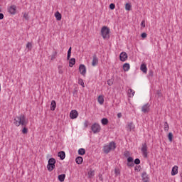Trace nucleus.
I'll use <instances>...</instances> for the list:
<instances>
[{
  "label": "nucleus",
  "instance_id": "17",
  "mask_svg": "<svg viewBox=\"0 0 182 182\" xmlns=\"http://www.w3.org/2000/svg\"><path fill=\"white\" fill-rule=\"evenodd\" d=\"M127 93H128L129 97H133V96H134V94L136 93V92H134V90H133L132 88H130L128 90Z\"/></svg>",
  "mask_w": 182,
  "mask_h": 182
},
{
  "label": "nucleus",
  "instance_id": "25",
  "mask_svg": "<svg viewBox=\"0 0 182 182\" xmlns=\"http://www.w3.org/2000/svg\"><path fill=\"white\" fill-rule=\"evenodd\" d=\"M65 178H66V175L65 174H60L58 176V180L60 182L65 181Z\"/></svg>",
  "mask_w": 182,
  "mask_h": 182
},
{
  "label": "nucleus",
  "instance_id": "9",
  "mask_svg": "<svg viewBox=\"0 0 182 182\" xmlns=\"http://www.w3.org/2000/svg\"><path fill=\"white\" fill-rule=\"evenodd\" d=\"M8 11L11 15H15L16 14V6L12 5L8 8Z\"/></svg>",
  "mask_w": 182,
  "mask_h": 182
},
{
  "label": "nucleus",
  "instance_id": "10",
  "mask_svg": "<svg viewBox=\"0 0 182 182\" xmlns=\"http://www.w3.org/2000/svg\"><path fill=\"white\" fill-rule=\"evenodd\" d=\"M135 127H136L134 126V124H133L132 122H128L126 126L127 132H132V130H134Z\"/></svg>",
  "mask_w": 182,
  "mask_h": 182
},
{
  "label": "nucleus",
  "instance_id": "23",
  "mask_svg": "<svg viewBox=\"0 0 182 182\" xmlns=\"http://www.w3.org/2000/svg\"><path fill=\"white\" fill-rule=\"evenodd\" d=\"M76 63V59L75 58H71L69 61V66L70 68H73V65Z\"/></svg>",
  "mask_w": 182,
  "mask_h": 182
},
{
  "label": "nucleus",
  "instance_id": "42",
  "mask_svg": "<svg viewBox=\"0 0 182 182\" xmlns=\"http://www.w3.org/2000/svg\"><path fill=\"white\" fill-rule=\"evenodd\" d=\"M127 166H128V167H133V166H134V162H128Z\"/></svg>",
  "mask_w": 182,
  "mask_h": 182
},
{
  "label": "nucleus",
  "instance_id": "20",
  "mask_svg": "<svg viewBox=\"0 0 182 182\" xmlns=\"http://www.w3.org/2000/svg\"><path fill=\"white\" fill-rule=\"evenodd\" d=\"M123 69L124 72H129V70H130V64L129 63L124 64Z\"/></svg>",
  "mask_w": 182,
  "mask_h": 182
},
{
  "label": "nucleus",
  "instance_id": "47",
  "mask_svg": "<svg viewBox=\"0 0 182 182\" xmlns=\"http://www.w3.org/2000/svg\"><path fill=\"white\" fill-rule=\"evenodd\" d=\"M23 18H25V19L28 20V14L26 13L24 14Z\"/></svg>",
  "mask_w": 182,
  "mask_h": 182
},
{
  "label": "nucleus",
  "instance_id": "12",
  "mask_svg": "<svg viewBox=\"0 0 182 182\" xmlns=\"http://www.w3.org/2000/svg\"><path fill=\"white\" fill-rule=\"evenodd\" d=\"M77 116H79V113L76 110H72L70 113V119H77Z\"/></svg>",
  "mask_w": 182,
  "mask_h": 182
},
{
  "label": "nucleus",
  "instance_id": "35",
  "mask_svg": "<svg viewBox=\"0 0 182 182\" xmlns=\"http://www.w3.org/2000/svg\"><path fill=\"white\" fill-rule=\"evenodd\" d=\"M78 83L82 87H85V82H83V80L79 79L78 80Z\"/></svg>",
  "mask_w": 182,
  "mask_h": 182
},
{
  "label": "nucleus",
  "instance_id": "27",
  "mask_svg": "<svg viewBox=\"0 0 182 182\" xmlns=\"http://www.w3.org/2000/svg\"><path fill=\"white\" fill-rule=\"evenodd\" d=\"M58 69L59 75H62L63 73V65H59Z\"/></svg>",
  "mask_w": 182,
  "mask_h": 182
},
{
  "label": "nucleus",
  "instance_id": "5",
  "mask_svg": "<svg viewBox=\"0 0 182 182\" xmlns=\"http://www.w3.org/2000/svg\"><path fill=\"white\" fill-rule=\"evenodd\" d=\"M102 128L100 127V124L97 123H94L91 127V130L93 132L94 134L99 133Z\"/></svg>",
  "mask_w": 182,
  "mask_h": 182
},
{
  "label": "nucleus",
  "instance_id": "49",
  "mask_svg": "<svg viewBox=\"0 0 182 182\" xmlns=\"http://www.w3.org/2000/svg\"><path fill=\"white\" fill-rule=\"evenodd\" d=\"M117 117H118V119H120V117H122V113L119 112L117 114Z\"/></svg>",
  "mask_w": 182,
  "mask_h": 182
},
{
  "label": "nucleus",
  "instance_id": "11",
  "mask_svg": "<svg viewBox=\"0 0 182 182\" xmlns=\"http://www.w3.org/2000/svg\"><path fill=\"white\" fill-rule=\"evenodd\" d=\"M119 59L121 62H126L127 60V53L126 52H122L119 55Z\"/></svg>",
  "mask_w": 182,
  "mask_h": 182
},
{
  "label": "nucleus",
  "instance_id": "44",
  "mask_svg": "<svg viewBox=\"0 0 182 182\" xmlns=\"http://www.w3.org/2000/svg\"><path fill=\"white\" fill-rule=\"evenodd\" d=\"M134 164H140V159H136L134 160Z\"/></svg>",
  "mask_w": 182,
  "mask_h": 182
},
{
  "label": "nucleus",
  "instance_id": "6",
  "mask_svg": "<svg viewBox=\"0 0 182 182\" xmlns=\"http://www.w3.org/2000/svg\"><path fill=\"white\" fill-rule=\"evenodd\" d=\"M141 154L146 159L147 157V144L146 143L142 144V147L141 149Z\"/></svg>",
  "mask_w": 182,
  "mask_h": 182
},
{
  "label": "nucleus",
  "instance_id": "3",
  "mask_svg": "<svg viewBox=\"0 0 182 182\" xmlns=\"http://www.w3.org/2000/svg\"><path fill=\"white\" fill-rule=\"evenodd\" d=\"M110 29L107 26H103L101 28V35L103 39H108L109 38Z\"/></svg>",
  "mask_w": 182,
  "mask_h": 182
},
{
  "label": "nucleus",
  "instance_id": "33",
  "mask_svg": "<svg viewBox=\"0 0 182 182\" xmlns=\"http://www.w3.org/2000/svg\"><path fill=\"white\" fill-rule=\"evenodd\" d=\"M88 176L90 178L95 176V171H90L88 172Z\"/></svg>",
  "mask_w": 182,
  "mask_h": 182
},
{
  "label": "nucleus",
  "instance_id": "8",
  "mask_svg": "<svg viewBox=\"0 0 182 182\" xmlns=\"http://www.w3.org/2000/svg\"><path fill=\"white\" fill-rule=\"evenodd\" d=\"M141 112L143 113H149L150 112V104L146 103L141 107Z\"/></svg>",
  "mask_w": 182,
  "mask_h": 182
},
{
  "label": "nucleus",
  "instance_id": "32",
  "mask_svg": "<svg viewBox=\"0 0 182 182\" xmlns=\"http://www.w3.org/2000/svg\"><path fill=\"white\" fill-rule=\"evenodd\" d=\"M168 139L169 141H173V133L169 132L168 134Z\"/></svg>",
  "mask_w": 182,
  "mask_h": 182
},
{
  "label": "nucleus",
  "instance_id": "14",
  "mask_svg": "<svg viewBox=\"0 0 182 182\" xmlns=\"http://www.w3.org/2000/svg\"><path fill=\"white\" fill-rule=\"evenodd\" d=\"M176 174H178V166H174L171 170V176H176Z\"/></svg>",
  "mask_w": 182,
  "mask_h": 182
},
{
  "label": "nucleus",
  "instance_id": "36",
  "mask_svg": "<svg viewBox=\"0 0 182 182\" xmlns=\"http://www.w3.org/2000/svg\"><path fill=\"white\" fill-rule=\"evenodd\" d=\"M134 170H135V171L139 172V171H140L141 170V166H135Z\"/></svg>",
  "mask_w": 182,
  "mask_h": 182
},
{
  "label": "nucleus",
  "instance_id": "34",
  "mask_svg": "<svg viewBox=\"0 0 182 182\" xmlns=\"http://www.w3.org/2000/svg\"><path fill=\"white\" fill-rule=\"evenodd\" d=\"M26 48L28 49V50H32V43H28L26 44Z\"/></svg>",
  "mask_w": 182,
  "mask_h": 182
},
{
  "label": "nucleus",
  "instance_id": "41",
  "mask_svg": "<svg viewBox=\"0 0 182 182\" xmlns=\"http://www.w3.org/2000/svg\"><path fill=\"white\" fill-rule=\"evenodd\" d=\"M141 26H142V28H146V21L144 20L141 21Z\"/></svg>",
  "mask_w": 182,
  "mask_h": 182
},
{
  "label": "nucleus",
  "instance_id": "4",
  "mask_svg": "<svg viewBox=\"0 0 182 182\" xmlns=\"http://www.w3.org/2000/svg\"><path fill=\"white\" fill-rule=\"evenodd\" d=\"M55 164H56V160L54 158H50L48 160V164L47 165L48 171H53V169L55 168Z\"/></svg>",
  "mask_w": 182,
  "mask_h": 182
},
{
  "label": "nucleus",
  "instance_id": "21",
  "mask_svg": "<svg viewBox=\"0 0 182 182\" xmlns=\"http://www.w3.org/2000/svg\"><path fill=\"white\" fill-rule=\"evenodd\" d=\"M55 17L57 21H60L62 19V14H60V13H59V11H56L55 13Z\"/></svg>",
  "mask_w": 182,
  "mask_h": 182
},
{
  "label": "nucleus",
  "instance_id": "48",
  "mask_svg": "<svg viewBox=\"0 0 182 182\" xmlns=\"http://www.w3.org/2000/svg\"><path fill=\"white\" fill-rule=\"evenodd\" d=\"M0 19H4V14L0 13Z\"/></svg>",
  "mask_w": 182,
  "mask_h": 182
},
{
  "label": "nucleus",
  "instance_id": "38",
  "mask_svg": "<svg viewBox=\"0 0 182 182\" xmlns=\"http://www.w3.org/2000/svg\"><path fill=\"white\" fill-rule=\"evenodd\" d=\"M22 133L23 134H26L28 133V129L26 127L23 128Z\"/></svg>",
  "mask_w": 182,
  "mask_h": 182
},
{
  "label": "nucleus",
  "instance_id": "51",
  "mask_svg": "<svg viewBox=\"0 0 182 182\" xmlns=\"http://www.w3.org/2000/svg\"><path fill=\"white\" fill-rule=\"evenodd\" d=\"M2 11V10H1V9H0V12H1Z\"/></svg>",
  "mask_w": 182,
  "mask_h": 182
},
{
  "label": "nucleus",
  "instance_id": "24",
  "mask_svg": "<svg viewBox=\"0 0 182 182\" xmlns=\"http://www.w3.org/2000/svg\"><path fill=\"white\" fill-rule=\"evenodd\" d=\"M140 69L144 73H147V67L146 66V65H141Z\"/></svg>",
  "mask_w": 182,
  "mask_h": 182
},
{
  "label": "nucleus",
  "instance_id": "37",
  "mask_svg": "<svg viewBox=\"0 0 182 182\" xmlns=\"http://www.w3.org/2000/svg\"><path fill=\"white\" fill-rule=\"evenodd\" d=\"M115 176H120V170L115 168L114 170Z\"/></svg>",
  "mask_w": 182,
  "mask_h": 182
},
{
  "label": "nucleus",
  "instance_id": "39",
  "mask_svg": "<svg viewBox=\"0 0 182 182\" xmlns=\"http://www.w3.org/2000/svg\"><path fill=\"white\" fill-rule=\"evenodd\" d=\"M107 83L108 86H112V85H113V81H112V80H108L107 81Z\"/></svg>",
  "mask_w": 182,
  "mask_h": 182
},
{
  "label": "nucleus",
  "instance_id": "22",
  "mask_svg": "<svg viewBox=\"0 0 182 182\" xmlns=\"http://www.w3.org/2000/svg\"><path fill=\"white\" fill-rule=\"evenodd\" d=\"M75 161H76L77 164H82V163H83V157L77 156L75 159Z\"/></svg>",
  "mask_w": 182,
  "mask_h": 182
},
{
  "label": "nucleus",
  "instance_id": "50",
  "mask_svg": "<svg viewBox=\"0 0 182 182\" xmlns=\"http://www.w3.org/2000/svg\"><path fill=\"white\" fill-rule=\"evenodd\" d=\"M84 126H85V127H87V122H85L84 123Z\"/></svg>",
  "mask_w": 182,
  "mask_h": 182
},
{
  "label": "nucleus",
  "instance_id": "1",
  "mask_svg": "<svg viewBox=\"0 0 182 182\" xmlns=\"http://www.w3.org/2000/svg\"><path fill=\"white\" fill-rule=\"evenodd\" d=\"M14 123L15 126H26L28 124V119L25 117V115L21 114L14 118Z\"/></svg>",
  "mask_w": 182,
  "mask_h": 182
},
{
  "label": "nucleus",
  "instance_id": "26",
  "mask_svg": "<svg viewBox=\"0 0 182 182\" xmlns=\"http://www.w3.org/2000/svg\"><path fill=\"white\" fill-rule=\"evenodd\" d=\"M86 154V150L83 148L78 149V154L80 156H84Z\"/></svg>",
  "mask_w": 182,
  "mask_h": 182
},
{
  "label": "nucleus",
  "instance_id": "18",
  "mask_svg": "<svg viewBox=\"0 0 182 182\" xmlns=\"http://www.w3.org/2000/svg\"><path fill=\"white\" fill-rule=\"evenodd\" d=\"M97 102L100 105H103V103H105V97H103V95H99L98 96Z\"/></svg>",
  "mask_w": 182,
  "mask_h": 182
},
{
  "label": "nucleus",
  "instance_id": "7",
  "mask_svg": "<svg viewBox=\"0 0 182 182\" xmlns=\"http://www.w3.org/2000/svg\"><path fill=\"white\" fill-rule=\"evenodd\" d=\"M79 72L82 76H85L86 75V66L83 64H80L79 67Z\"/></svg>",
  "mask_w": 182,
  "mask_h": 182
},
{
  "label": "nucleus",
  "instance_id": "15",
  "mask_svg": "<svg viewBox=\"0 0 182 182\" xmlns=\"http://www.w3.org/2000/svg\"><path fill=\"white\" fill-rule=\"evenodd\" d=\"M97 63H99V59L97 58V57L96 55H93L92 65L96 66L97 65Z\"/></svg>",
  "mask_w": 182,
  "mask_h": 182
},
{
  "label": "nucleus",
  "instance_id": "19",
  "mask_svg": "<svg viewBox=\"0 0 182 182\" xmlns=\"http://www.w3.org/2000/svg\"><path fill=\"white\" fill-rule=\"evenodd\" d=\"M55 109H56V101L52 100L50 104V110L53 112L55 111Z\"/></svg>",
  "mask_w": 182,
  "mask_h": 182
},
{
  "label": "nucleus",
  "instance_id": "43",
  "mask_svg": "<svg viewBox=\"0 0 182 182\" xmlns=\"http://www.w3.org/2000/svg\"><path fill=\"white\" fill-rule=\"evenodd\" d=\"M141 36V38H143V39H144L145 38H147V33H142Z\"/></svg>",
  "mask_w": 182,
  "mask_h": 182
},
{
  "label": "nucleus",
  "instance_id": "13",
  "mask_svg": "<svg viewBox=\"0 0 182 182\" xmlns=\"http://www.w3.org/2000/svg\"><path fill=\"white\" fill-rule=\"evenodd\" d=\"M141 178L143 182H149V175H147V173L143 172L141 174Z\"/></svg>",
  "mask_w": 182,
  "mask_h": 182
},
{
  "label": "nucleus",
  "instance_id": "29",
  "mask_svg": "<svg viewBox=\"0 0 182 182\" xmlns=\"http://www.w3.org/2000/svg\"><path fill=\"white\" fill-rule=\"evenodd\" d=\"M72 55V47H70L68 51V55H67V59L69 60L70 59V56Z\"/></svg>",
  "mask_w": 182,
  "mask_h": 182
},
{
  "label": "nucleus",
  "instance_id": "40",
  "mask_svg": "<svg viewBox=\"0 0 182 182\" xmlns=\"http://www.w3.org/2000/svg\"><path fill=\"white\" fill-rule=\"evenodd\" d=\"M109 8L110 9L113 10L116 8V5H114V4L112 3L109 5Z\"/></svg>",
  "mask_w": 182,
  "mask_h": 182
},
{
  "label": "nucleus",
  "instance_id": "46",
  "mask_svg": "<svg viewBox=\"0 0 182 182\" xmlns=\"http://www.w3.org/2000/svg\"><path fill=\"white\" fill-rule=\"evenodd\" d=\"M149 77H153V71L152 70L149 71Z\"/></svg>",
  "mask_w": 182,
  "mask_h": 182
},
{
  "label": "nucleus",
  "instance_id": "31",
  "mask_svg": "<svg viewBox=\"0 0 182 182\" xmlns=\"http://www.w3.org/2000/svg\"><path fill=\"white\" fill-rule=\"evenodd\" d=\"M125 9L126 11H130V9H132V5H130L129 3H127L125 4Z\"/></svg>",
  "mask_w": 182,
  "mask_h": 182
},
{
  "label": "nucleus",
  "instance_id": "45",
  "mask_svg": "<svg viewBox=\"0 0 182 182\" xmlns=\"http://www.w3.org/2000/svg\"><path fill=\"white\" fill-rule=\"evenodd\" d=\"M127 162L128 163H132L133 162V159L131 156L128 157Z\"/></svg>",
  "mask_w": 182,
  "mask_h": 182
},
{
  "label": "nucleus",
  "instance_id": "16",
  "mask_svg": "<svg viewBox=\"0 0 182 182\" xmlns=\"http://www.w3.org/2000/svg\"><path fill=\"white\" fill-rule=\"evenodd\" d=\"M58 157H60L61 160H65V157H66V154H65V151H61L58 152Z\"/></svg>",
  "mask_w": 182,
  "mask_h": 182
},
{
  "label": "nucleus",
  "instance_id": "30",
  "mask_svg": "<svg viewBox=\"0 0 182 182\" xmlns=\"http://www.w3.org/2000/svg\"><path fill=\"white\" fill-rule=\"evenodd\" d=\"M164 131H165V132H168L169 127H168V123H167V122H166L164 123Z\"/></svg>",
  "mask_w": 182,
  "mask_h": 182
},
{
  "label": "nucleus",
  "instance_id": "2",
  "mask_svg": "<svg viewBox=\"0 0 182 182\" xmlns=\"http://www.w3.org/2000/svg\"><path fill=\"white\" fill-rule=\"evenodd\" d=\"M114 149H116V143L112 141L108 145L104 146V153L109 154V153H110L112 150H114Z\"/></svg>",
  "mask_w": 182,
  "mask_h": 182
},
{
  "label": "nucleus",
  "instance_id": "28",
  "mask_svg": "<svg viewBox=\"0 0 182 182\" xmlns=\"http://www.w3.org/2000/svg\"><path fill=\"white\" fill-rule=\"evenodd\" d=\"M101 123H102V124H103V126H106V124H107V123H109V119H107V118H103L101 120Z\"/></svg>",
  "mask_w": 182,
  "mask_h": 182
}]
</instances>
